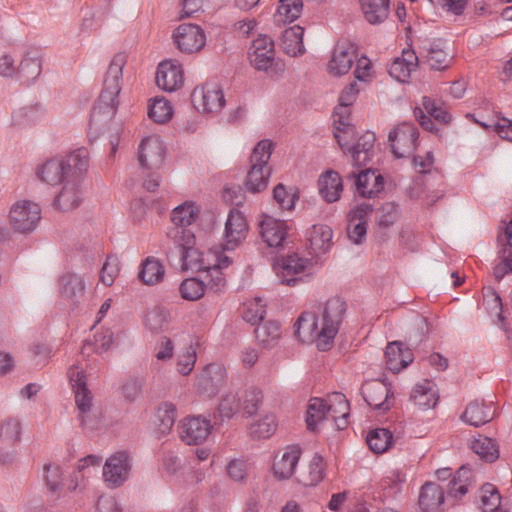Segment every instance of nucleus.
I'll return each mask as SVG.
<instances>
[{"mask_svg": "<svg viewBox=\"0 0 512 512\" xmlns=\"http://www.w3.org/2000/svg\"><path fill=\"white\" fill-rule=\"evenodd\" d=\"M127 62L124 52L114 54L109 67L104 74L103 88L98 100L91 111L90 122L100 125L102 122L114 118L118 108V95L121 92V81L123 78V67Z\"/></svg>", "mask_w": 512, "mask_h": 512, "instance_id": "nucleus-1", "label": "nucleus"}, {"mask_svg": "<svg viewBox=\"0 0 512 512\" xmlns=\"http://www.w3.org/2000/svg\"><path fill=\"white\" fill-rule=\"evenodd\" d=\"M89 169V151L78 148L65 158H52L37 167L36 174L50 185L63 182L68 176L83 177Z\"/></svg>", "mask_w": 512, "mask_h": 512, "instance_id": "nucleus-2", "label": "nucleus"}, {"mask_svg": "<svg viewBox=\"0 0 512 512\" xmlns=\"http://www.w3.org/2000/svg\"><path fill=\"white\" fill-rule=\"evenodd\" d=\"M273 144L269 139H263L254 147L251 156V167L247 171L245 187L249 192H261L268 186L272 169L268 162L272 156Z\"/></svg>", "mask_w": 512, "mask_h": 512, "instance_id": "nucleus-3", "label": "nucleus"}, {"mask_svg": "<svg viewBox=\"0 0 512 512\" xmlns=\"http://www.w3.org/2000/svg\"><path fill=\"white\" fill-rule=\"evenodd\" d=\"M347 304L341 297H331L326 300L322 309L321 335L325 343L320 345V351H327L345 318Z\"/></svg>", "mask_w": 512, "mask_h": 512, "instance_id": "nucleus-4", "label": "nucleus"}, {"mask_svg": "<svg viewBox=\"0 0 512 512\" xmlns=\"http://www.w3.org/2000/svg\"><path fill=\"white\" fill-rule=\"evenodd\" d=\"M248 57L255 70L264 71L270 75L280 74L283 71L275 61L274 43L267 36L258 37L252 42Z\"/></svg>", "mask_w": 512, "mask_h": 512, "instance_id": "nucleus-5", "label": "nucleus"}, {"mask_svg": "<svg viewBox=\"0 0 512 512\" xmlns=\"http://www.w3.org/2000/svg\"><path fill=\"white\" fill-rule=\"evenodd\" d=\"M8 217L11 227L17 233H31L41 220V208L34 201L20 200L12 205Z\"/></svg>", "mask_w": 512, "mask_h": 512, "instance_id": "nucleus-6", "label": "nucleus"}, {"mask_svg": "<svg viewBox=\"0 0 512 512\" xmlns=\"http://www.w3.org/2000/svg\"><path fill=\"white\" fill-rule=\"evenodd\" d=\"M194 108L206 113H217L225 105L224 94L216 83L207 82L201 87H195L191 93Z\"/></svg>", "mask_w": 512, "mask_h": 512, "instance_id": "nucleus-7", "label": "nucleus"}, {"mask_svg": "<svg viewBox=\"0 0 512 512\" xmlns=\"http://www.w3.org/2000/svg\"><path fill=\"white\" fill-rule=\"evenodd\" d=\"M173 39L176 48L187 54L203 50L206 43L204 30L193 23L180 24L173 32Z\"/></svg>", "mask_w": 512, "mask_h": 512, "instance_id": "nucleus-8", "label": "nucleus"}, {"mask_svg": "<svg viewBox=\"0 0 512 512\" xmlns=\"http://www.w3.org/2000/svg\"><path fill=\"white\" fill-rule=\"evenodd\" d=\"M419 132L412 124H402L391 130L388 134V141L396 158L410 156L416 148V141Z\"/></svg>", "mask_w": 512, "mask_h": 512, "instance_id": "nucleus-9", "label": "nucleus"}, {"mask_svg": "<svg viewBox=\"0 0 512 512\" xmlns=\"http://www.w3.org/2000/svg\"><path fill=\"white\" fill-rule=\"evenodd\" d=\"M211 421L201 415L187 416L179 425L182 441L188 445L202 444L211 433Z\"/></svg>", "mask_w": 512, "mask_h": 512, "instance_id": "nucleus-10", "label": "nucleus"}, {"mask_svg": "<svg viewBox=\"0 0 512 512\" xmlns=\"http://www.w3.org/2000/svg\"><path fill=\"white\" fill-rule=\"evenodd\" d=\"M226 379V368L220 364L211 363L205 366L198 376L197 390L204 396H214L221 391Z\"/></svg>", "mask_w": 512, "mask_h": 512, "instance_id": "nucleus-11", "label": "nucleus"}, {"mask_svg": "<svg viewBox=\"0 0 512 512\" xmlns=\"http://www.w3.org/2000/svg\"><path fill=\"white\" fill-rule=\"evenodd\" d=\"M131 463L127 453L117 452L108 458L103 467L104 482L110 487L122 485L129 476Z\"/></svg>", "mask_w": 512, "mask_h": 512, "instance_id": "nucleus-12", "label": "nucleus"}, {"mask_svg": "<svg viewBox=\"0 0 512 512\" xmlns=\"http://www.w3.org/2000/svg\"><path fill=\"white\" fill-rule=\"evenodd\" d=\"M373 211V206L362 202L348 214L347 234L352 244L361 245L366 239L368 218Z\"/></svg>", "mask_w": 512, "mask_h": 512, "instance_id": "nucleus-13", "label": "nucleus"}, {"mask_svg": "<svg viewBox=\"0 0 512 512\" xmlns=\"http://www.w3.org/2000/svg\"><path fill=\"white\" fill-rule=\"evenodd\" d=\"M360 393L364 401L376 411L386 412L391 407L390 396L393 395L389 384L373 380L361 386Z\"/></svg>", "mask_w": 512, "mask_h": 512, "instance_id": "nucleus-14", "label": "nucleus"}, {"mask_svg": "<svg viewBox=\"0 0 512 512\" xmlns=\"http://www.w3.org/2000/svg\"><path fill=\"white\" fill-rule=\"evenodd\" d=\"M247 219L243 212L231 209L225 224V250H234L247 237Z\"/></svg>", "mask_w": 512, "mask_h": 512, "instance_id": "nucleus-15", "label": "nucleus"}, {"mask_svg": "<svg viewBox=\"0 0 512 512\" xmlns=\"http://www.w3.org/2000/svg\"><path fill=\"white\" fill-rule=\"evenodd\" d=\"M165 147L158 136H148L141 140L138 152L140 166L147 169H157L165 158Z\"/></svg>", "mask_w": 512, "mask_h": 512, "instance_id": "nucleus-16", "label": "nucleus"}, {"mask_svg": "<svg viewBox=\"0 0 512 512\" xmlns=\"http://www.w3.org/2000/svg\"><path fill=\"white\" fill-rule=\"evenodd\" d=\"M83 177L68 176L63 182L59 193L56 195L53 206L62 211H70L79 207L82 201L80 182Z\"/></svg>", "mask_w": 512, "mask_h": 512, "instance_id": "nucleus-17", "label": "nucleus"}, {"mask_svg": "<svg viewBox=\"0 0 512 512\" xmlns=\"http://www.w3.org/2000/svg\"><path fill=\"white\" fill-rule=\"evenodd\" d=\"M356 57V48L352 42L337 43L332 58L327 64L328 72L335 77L347 73L353 67Z\"/></svg>", "mask_w": 512, "mask_h": 512, "instance_id": "nucleus-18", "label": "nucleus"}, {"mask_svg": "<svg viewBox=\"0 0 512 512\" xmlns=\"http://www.w3.org/2000/svg\"><path fill=\"white\" fill-rule=\"evenodd\" d=\"M421 57L432 70H444L450 67L452 55L446 41L434 40L420 51Z\"/></svg>", "mask_w": 512, "mask_h": 512, "instance_id": "nucleus-19", "label": "nucleus"}, {"mask_svg": "<svg viewBox=\"0 0 512 512\" xmlns=\"http://www.w3.org/2000/svg\"><path fill=\"white\" fill-rule=\"evenodd\" d=\"M70 384L75 394V403L81 415V422L84 423L83 415L88 413L92 407L93 396L87 386V378L83 371L70 368Z\"/></svg>", "mask_w": 512, "mask_h": 512, "instance_id": "nucleus-20", "label": "nucleus"}, {"mask_svg": "<svg viewBox=\"0 0 512 512\" xmlns=\"http://www.w3.org/2000/svg\"><path fill=\"white\" fill-rule=\"evenodd\" d=\"M294 328L300 342L311 343L315 340L316 347L320 351V345L325 343V341L321 335V327H318L317 315L315 313H302Z\"/></svg>", "mask_w": 512, "mask_h": 512, "instance_id": "nucleus-21", "label": "nucleus"}, {"mask_svg": "<svg viewBox=\"0 0 512 512\" xmlns=\"http://www.w3.org/2000/svg\"><path fill=\"white\" fill-rule=\"evenodd\" d=\"M42 73V53L37 48H28L16 68L18 77L27 84L33 83Z\"/></svg>", "mask_w": 512, "mask_h": 512, "instance_id": "nucleus-22", "label": "nucleus"}, {"mask_svg": "<svg viewBox=\"0 0 512 512\" xmlns=\"http://www.w3.org/2000/svg\"><path fill=\"white\" fill-rule=\"evenodd\" d=\"M308 264V259L291 254L283 258L282 263L275 266L274 269L282 284L294 286L299 280L295 276L303 273Z\"/></svg>", "mask_w": 512, "mask_h": 512, "instance_id": "nucleus-23", "label": "nucleus"}, {"mask_svg": "<svg viewBox=\"0 0 512 512\" xmlns=\"http://www.w3.org/2000/svg\"><path fill=\"white\" fill-rule=\"evenodd\" d=\"M156 83L162 90L175 91L183 84V71L170 60L162 61L156 73Z\"/></svg>", "mask_w": 512, "mask_h": 512, "instance_id": "nucleus-24", "label": "nucleus"}, {"mask_svg": "<svg viewBox=\"0 0 512 512\" xmlns=\"http://www.w3.org/2000/svg\"><path fill=\"white\" fill-rule=\"evenodd\" d=\"M260 234L268 246L280 247L287 235V225L283 220L264 216L260 223Z\"/></svg>", "mask_w": 512, "mask_h": 512, "instance_id": "nucleus-25", "label": "nucleus"}, {"mask_svg": "<svg viewBox=\"0 0 512 512\" xmlns=\"http://www.w3.org/2000/svg\"><path fill=\"white\" fill-rule=\"evenodd\" d=\"M386 365L389 371L398 373L413 362L414 356L401 342H391L385 349Z\"/></svg>", "mask_w": 512, "mask_h": 512, "instance_id": "nucleus-26", "label": "nucleus"}, {"mask_svg": "<svg viewBox=\"0 0 512 512\" xmlns=\"http://www.w3.org/2000/svg\"><path fill=\"white\" fill-rule=\"evenodd\" d=\"M343 189V180L335 170H327L318 179L319 194L326 202L339 200Z\"/></svg>", "mask_w": 512, "mask_h": 512, "instance_id": "nucleus-27", "label": "nucleus"}, {"mask_svg": "<svg viewBox=\"0 0 512 512\" xmlns=\"http://www.w3.org/2000/svg\"><path fill=\"white\" fill-rule=\"evenodd\" d=\"M445 500L444 490L435 482L422 485L419 495V505L424 512H441Z\"/></svg>", "mask_w": 512, "mask_h": 512, "instance_id": "nucleus-28", "label": "nucleus"}, {"mask_svg": "<svg viewBox=\"0 0 512 512\" xmlns=\"http://www.w3.org/2000/svg\"><path fill=\"white\" fill-rule=\"evenodd\" d=\"M60 293L72 303H79L85 295L86 283L84 278L76 273L67 272L59 278Z\"/></svg>", "mask_w": 512, "mask_h": 512, "instance_id": "nucleus-29", "label": "nucleus"}, {"mask_svg": "<svg viewBox=\"0 0 512 512\" xmlns=\"http://www.w3.org/2000/svg\"><path fill=\"white\" fill-rule=\"evenodd\" d=\"M495 412L492 405L474 400L468 403L461 415V420L473 426H481L493 420Z\"/></svg>", "mask_w": 512, "mask_h": 512, "instance_id": "nucleus-30", "label": "nucleus"}, {"mask_svg": "<svg viewBox=\"0 0 512 512\" xmlns=\"http://www.w3.org/2000/svg\"><path fill=\"white\" fill-rule=\"evenodd\" d=\"M355 186L361 197L371 198L383 188V178L375 175L371 169L360 170L358 174L352 172Z\"/></svg>", "mask_w": 512, "mask_h": 512, "instance_id": "nucleus-31", "label": "nucleus"}, {"mask_svg": "<svg viewBox=\"0 0 512 512\" xmlns=\"http://www.w3.org/2000/svg\"><path fill=\"white\" fill-rule=\"evenodd\" d=\"M301 455L298 445H290L283 452L280 460L273 463V471L278 479H290L293 475Z\"/></svg>", "mask_w": 512, "mask_h": 512, "instance_id": "nucleus-32", "label": "nucleus"}, {"mask_svg": "<svg viewBox=\"0 0 512 512\" xmlns=\"http://www.w3.org/2000/svg\"><path fill=\"white\" fill-rule=\"evenodd\" d=\"M329 417L335 423L337 429H344L347 426V418L350 415V404L345 394L334 392L327 397Z\"/></svg>", "mask_w": 512, "mask_h": 512, "instance_id": "nucleus-33", "label": "nucleus"}, {"mask_svg": "<svg viewBox=\"0 0 512 512\" xmlns=\"http://www.w3.org/2000/svg\"><path fill=\"white\" fill-rule=\"evenodd\" d=\"M419 61L414 50H404L401 58H396L390 63L388 72L392 78L405 82Z\"/></svg>", "mask_w": 512, "mask_h": 512, "instance_id": "nucleus-34", "label": "nucleus"}, {"mask_svg": "<svg viewBox=\"0 0 512 512\" xmlns=\"http://www.w3.org/2000/svg\"><path fill=\"white\" fill-rule=\"evenodd\" d=\"M374 132L366 131L359 137L357 143L349 149L352 154V164L358 168L367 165L372 157V149L375 142Z\"/></svg>", "mask_w": 512, "mask_h": 512, "instance_id": "nucleus-35", "label": "nucleus"}, {"mask_svg": "<svg viewBox=\"0 0 512 512\" xmlns=\"http://www.w3.org/2000/svg\"><path fill=\"white\" fill-rule=\"evenodd\" d=\"M333 230L326 225H314L308 232L310 249L315 255L327 253L332 246Z\"/></svg>", "mask_w": 512, "mask_h": 512, "instance_id": "nucleus-36", "label": "nucleus"}, {"mask_svg": "<svg viewBox=\"0 0 512 512\" xmlns=\"http://www.w3.org/2000/svg\"><path fill=\"white\" fill-rule=\"evenodd\" d=\"M410 399L422 409L434 407L438 402L434 383L429 380H423L421 383L414 385Z\"/></svg>", "mask_w": 512, "mask_h": 512, "instance_id": "nucleus-37", "label": "nucleus"}, {"mask_svg": "<svg viewBox=\"0 0 512 512\" xmlns=\"http://www.w3.org/2000/svg\"><path fill=\"white\" fill-rule=\"evenodd\" d=\"M389 0H360L364 18L370 24H379L389 17Z\"/></svg>", "mask_w": 512, "mask_h": 512, "instance_id": "nucleus-38", "label": "nucleus"}, {"mask_svg": "<svg viewBox=\"0 0 512 512\" xmlns=\"http://www.w3.org/2000/svg\"><path fill=\"white\" fill-rule=\"evenodd\" d=\"M303 34L304 29L300 26H293L284 30L282 32L283 51L292 57L304 53Z\"/></svg>", "mask_w": 512, "mask_h": 512, "instance_id": "nucleus-39", "label": "nucleus"}, {"mask_svg": "<svg viewBox=\"0 0 512 512\" xmlns=\"http://www.w3.org/2000/svg\"><path fill=\"white\" fill-rule=\"evenodd\" d=\"M505 237L507 244L499 251L501 261L494 266V276L497 280H501L512 271V220L506 227Z\"/></svg>", "mask_w": 512, "mask_h": 512, "instance_id": "nucleus-40", "label": "nucleus"}, {"mask_svg": "<svg viewBox=\"0 0 512 512\" xmlns=\"http://www.w3.org/2000/svg\"><path fill=\"white\" fill-rule=\"evenodd\" d=\"M329 418L327 398L314 397L308 403L306 423L309 431H315L317 424Z\"/></svg>", "mask_w": 512, "mask_h": 512, "instance_id": "nucleus-41", "label": "nucleus"}, {"mask_svg": "<svg viewBox=\"0 0 512 512\" xmlns=\"http://www.w3.org/2000/svg\"><path fill=\"white\" fill-rule=\"evenodd\" d=\"M165 275V268L153 257H148L144 260L139 270V280L145 285H155L163 279Z\"/></svg>", "mask_w": 512, "mask_h": 512, "instance_id": "nucleus-42", "label": "nucleus"}, {"mask_svg": "<svg viewBox=\"0 0 512 512\" xmlns=\"http://www.w3.org/2000/svg\"><path fill=\"white\" fill-rule=\"evenodd\" d=\"M325 476V463L321 455L315 454L308 464V469L300 473L298 481L304 486H315Z\"/></svg>", "mask_w": 512, "mask_h": 512, "instance_id": "nucleus-43", "label": "nucleus"}, {"mask_svg": "<svg viewBox=\"0 0 512 512\" xmlns=\"http://www.w3.org/2000/svg\"><path fill=\"white\" fill-rule=\"evenodd\" d=\"M367 444L371 451L376 454L387 452L394 443L393 434L388 428H374L369 432L366 438Z\"/></svg>", "mask_w": 512, "mask_h": 512, "instance_id": "nucleus-44", "label": "nucleus"}, {"mask_svg": "<svg viewBox=\"0 0 512 512\" xmlns=\"http://www.w3.org/2000/svg\"><path fill=\"white\" fill-rule=\"evenodd\" d=\"M254 334L258 342L264 347H272L278 343L281 337V327L275 320H268L258 325Z\"/></svg>", "mask_w": 512, "mask_h": 512, "instance_id": "nucleus-45", "label": "nucleus"}, {"mask_svg": "<svg viewBox=\"0 0 512 512\" xmlns=\"http://www.w3.org/2000/svg\"><path fill=\"white\" fill-rule=\"evenodd\" d=\"M166 236L174 245V248L177 249L180 256L183 254L184 249L195 245V234L192 230L185 227L175 225L167 230Z\"/></svg>", "mask_w": 512, "mask_h": 512, "instance_id": "nucleus-46", "label": "nucleus"}, {"mask_svg": "<svg viewBox=\"0 0 512 512\" xmlns=\"http://www.w3.org/2000/svg\"><path fill=\"white\" fill-rule=\"evenodd\" d=\"M200 212L195 202H184L173 209L171 220L174 225L187 228L195 222Z\"/></svg>", "mask_w": 512, "mask_h": 512, "instance_id": "nucleus-47", "label": "nucleus"}, {"mask_svg": "<svg viewBox=\"0 0 512 512\" xmlns=\"http://www.w3.org/2000/svg\"><path fill=\"white\" fill-rule=\"evenodd\" d=\"M182 262V269L192 270L199 273L207 269L206 266L209 262L207 260V254L204 255L199 249L195 248V245H191L187 249H184L183 254L180 256Z\"/></svg>", "mask_w": 512, "mask_h": 512, "instance_id": "nucleus-48", "label": "nucleus"}, {"mask_svg": "<svg viewBox=\"0 0 512 512\" xmlns=\"http://www.w3.org/2000/svg\"><path fill=\"white\" fill-rule=\"evenodd\" d=\"M40 119V109L38 106H27L16 109L12 113L11 125L18 129L32 127Z\"/></svg>", "mask_w": 512, "mask_h": 512, "instance_id": "nucleus-49", "label": "nucleus"}, {"mask_svg": "<svg viewBox=\"0 0 512 512\" xmlns=\"http://www.w3.org/2000/svg\"><path fill=\"white\" fill-rule=\"evenodd\" d=\"M472 476V470L468 468V466L462 465L449 483L448 494L455 499H459V497L465 495L468 491Z\"/></svg>", "mask_w": 512, "mask_h": 512, "instance_id": "nucleus-50", "label": "nucleus"}, {"mask_svg": "<svg viewBox=\"0 0 512 512\" xmlns=\"http://www.w3.org/2000/svg\"><path fill=\"white\" fill-rule=\"evenodd\" d=\"M471 447L486 462H495L499 457V448L493 438L479 436L472 442Z\"/></svg>", "mask_w": 512, "mask_h": 512, "instance_id": "nucleus-51", "label": "nucleus"}, {"mask_svg": "<svg viewBox=\"0 0 512 512\" xmlns=\"http://www.w3.org/2000/svg\"><path fill=\"white\" fill-rule=\"evenodd\" d=\"M276 428V417L273 414H266L258 421L250 424L248 434L257 439L268 438L274 434Z\"/></svg>", "mask_w": 512, "mask_h": 512, "instance_id": "nucleus-52", "label": "nucleus"}, {"mask_svg": "<svg viewBox=\"0 0 512 512\" xmlns=\"http://www.w3.org/2000/svg\"><path fill=\"white\" fill-rule=\"evenodd\" d=\"M21 435V423L17 418H7L0 424V443L15 446Z\"/></svg>", "mask_w": 512, "mask_h": 512, "instance_id": "nucleus-53", "label": "nucleus"}, {"mask_svg": "<svg viewBox=\"0 0 512 512\" xmlns=\"http://www.w3.org/2000/svg\"><path fill=\"white\" fill-rule=\"evenodd\" d=\"M481 508L483 512H496L501 506V494L494 484L485 483L480 490Z\"/></svg>", "mask_w": 512, "mask_h": 512, "instance_id": "nucleus-54", "label": "nucleus"}, {"mask_svg": "<svg viewBox=\"0 0 512 512\" xmlns=\"http://www.w3.org/2000/svg\"><path fill=\"white\" fill-rule=\"evenodd\" d=\"M302 9V0H280V4L275 15L276 21L282 23L293 22L298 19Z\"/></svg>", "mask_w": 512, "mask_h": 512, "instance_id": "nucleus-55", "label": "nucleus"}, {"mask_svg": "<svg viewBox=\"0 0 512 512\" xmlns=\"http://www.w3.org/2000/svg\"><path fill=\"white\" fill-rule=\"evenodd\" d=\"M157 420H158V429L162 434H167L171 431L176 418H177V408L174 404L165 402L158 406L157 411Z\"/></svg>", "mask_w": 512, "mask_h": 512, "instance_id": "nucleus-56", "label": "nucleus"}, {"mask_svg": "<svg viewBox=\"0 0 512 512\" xmlns=\"http://www.w3.org/2000/svg\"><path fill=\"white\" fill-rule=\"evenodd\" d=\"M173 116L171 103L165 98H155L149 105L148 117L155 122L165 123Z\"/></svg>", "mask_w": 512, "mask_h": 512, "instance_id": "nucleus-57", "label": "nucleus"}, {"mask_svg": "<svg viewBox=\"0 0 512 512\" xmlns=\"http://www.w3.org/2000/svg\"><path fill=\"white\" fill-rule=\"evenodd\" d=\"M180 293L184 299L197 300L204 295V279L187 278L184 279L179 287Z\"/></svg>", "mask_w": 512, "mask_h": 512, "instance_id": "nucleus-58", "label": "nucleus"}, {"mask_svg": "<svg viewBox=\"0 0 512 512\" xmlns=\"http://www.w3.org/2000/svg\"><path fill=\"white\" fill-rule=\"evenodd\" d=\"M265 314L264 300L260 297H256L247 305L243 313V318L247 323L255 325L258 321H262L265 318Z\"/></svg>", "mask_w": 512, "mask_h": 512, "instance_id": "nucleus-59", "label": "nucleus"}, {"mask_svg": "<svg viewBox=\"0 0 512 512\" xmlns=\"http://www.w3.org/2000/svg\"><path fill=\"white\" fill-rule=\"evenodd\" d=\"M273 198L282 209L292 210L298 195L296 192H289L283 184H278L273 188Z\"/></svg>", "mask_w": 512, "mask_h": 512, "instance_id": "nucleus-60", "label": "nucleus"}, {"mask_svg": "<svg viewBox=\"0 0 512 512\" xmlns=\"http://www.w3.org/2000/svg\"><path fill=\"white\" fill-rule=\"evenodd\" d=\"M44 481L52 493L58 492L62 485V472L58 465L45 464L43 466Z\"/></svg>", "mask_w": 512, "mask_h": 512, "instance_id": "nucleus-61", "label": "nucleus"}, {"mask_svg": "<svg viewBox=\"0 0 512 512\" xmlns=\"http://www.w3.org/2000/svg\"><path fill=\"white\" fill-rule=\"evenodd\" d=\"M398 217L397 205L394 202H386L379 210L377 223L379 228H389Z\"/></svg>", "mask_w": 512, "mask_h": 512, "instance_id": "nucleus-62", "label": "nucleus"}, {"mask_svg": "<svg viewBox=\"0 0 512 512\" xmlns=\"http://www.w3.org/2000/svg\"><path fill=\"white\" fill-rule=\"evenodd\" d=\"M263 398L264 395L258 388H250L247 390L243 402L245 414L248 416L254 415L262 404Z\"/></svg>", "mask_w": 512, "mask_h": 512, "instance_id": "nucleus-63", "label": "nucleus"}, {"mask_svg": "<svg viewBox=\"0 0 512 512\" xmlns=\"http://www.w3.org/2000/svg\"><path fill=\"white\" fill-rule=\"evenodd\" d=\"M144 385L143 378L130 377L122 385V395L129 401L134 402L141 395L142 387Z\"/></svg>", "mask_w": 512, "mask_h": 512, "instance_id": "nucleus-64", "label": "nucleus"}]
</instances>
